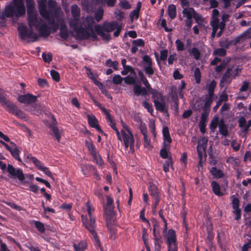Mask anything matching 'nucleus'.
<instances>
[{
	"label": "nucleus",
	"mask_w": 251,
	"mask_h": 251,
	"mask_svg": "<svg viewBox=\"0 0 251 251\" xmlns=\"http://www.w3.org/2000/svg\"><path fill=\"white\" fill-rule=\"evenodd\" d=\"M28 24L30 29H28L25 25H20L18 27L20 38L22 40L28 39V42H35L38 38L37 33H34L32 27L35 26L38 30L41 36L47 37L50 34V28L47 24L41 18H38L36 15L28 16Z\"/></svg>",
	"instance_id": "obj_1"
},
{
	"label": "nucleus",
	"mask_w": 251,
	"mask_h": 251,
	"mask_svg": "<svg viewBox=\"0 0 251 251\" xmlns=\"http://www.w3.org/2000/svg\"><path fill=\"white\" fill-rule=\"evenodd\" d=\"M94 24V18L91 16H87L81 20L79 19L76 25H73L71 27L76 33L78 39L84 40L92 38L94 41H96L98 36L93 28Z\"/></svg>",
	"instance_id": "obj_2"
},
{
	"label": "nucleus",
	"mask_w": 251,
	"mask_h": 251,
	"mask_svg": "<svg viewBox=\"0 0 251 251\" xmlns=\"http://www.w3.org/2000/svg\"><path fill=\"white\" fill-rule=\"evenodd\" d=\"M86 207L89 218H87L86 220H83V224L85 226V228L89 231L92 236V237L96 242V245L101 250L100 242L95 230L96 228V220L95 218L92 216V212L93 211L94 209L91 206L89 201H87L86 202Z\"/></svg>",
	"instance_id": "obj_3"
},
{
	"label": "nucleus",
	"mask_w": 251,
	"mask_h": 251,
	"mask_svg": "<svg viewBox=\"0 0 251 251\" xmlns=\"http://www.w3.org/2000/svg\"><path fill=\"white\" fill-rule=\"evenodd\" d=\"M25 13L24 2L22 0H13L12 3L5 8L4 14L6 17L12 18L14 16L20 17Z\"/></svg>",
	"instance_id": "obj_4"
},
{
	"label": "nucleus",
	"mask_w": 251,
	"mask_h": 251,
	"mask_svg": "<svg viewBox=\"0 0 251 251\" xmlns=\"http://www.w3.org/2000/svg\"><path fill=\"white\" fill-rule=\"evenodd\" d=\"M118 139L123 142L125 148L127 149L129 147L132 152H134L135 140L134 136L130 130L126 127V129H122L120 132V138Z\"/></svg>",
	"instance_id": "obj_5"
},
{
	"label": "nucleus",
	"mask_w": 251,
	"mask_h": 251,
	"mask_svg": "<svg viewBox=\"0 0 251 251\" xmlns=\"http://www.w3.org/2000/svg\"><path fill=\"white\" fill-rule=\"evenodd\" d=\"M0 168L2 171H4L7 169L8 176L11 178H18L21 181H23L25 179V176L23 170L20 168L16 169L9 164L6 166V164L1 161H0Z\"/></svg>",
	"instance_id": "obj_6"
},
{
	"label": "nucleus",
	"mask_w": 251,
	"mask_h": 251,
	"mask_svg": "<svg viewBox=\"0 0 251 251\" xmlns=\"http://www.w3.org/2000/svg\"><path fill=\"white\" fill-rule=\"evenodd\" d=\"M142 82L145 87H142L140 84H135L133 89V92L137 96L142 95L146 97L148 95L149 92L152 90V88L147 78L142 81Z\"/></svg>",
	"instance_id": "obj_7"
},
{
	"label": "nucleus",
	"mask_w": 251,
	"mask_h": 251,
	"mask_svg": "<svg viewBox=\"0 0 251 251\" xmlns=\"http://www.w3.org/2000/svg\"><path fill=\"white\" fill-rule=\"evenodd\" d=\"M0 143L10 152L11 155L14 159L19 162H22V160L19 156L21 151L18 149L17 146L14 142H10V146L0 140Z\"/></svg>",
	"instance_id": "obj_8"
},
{
	"label": "nucleus",
	"mask_w": 251,
	"mask_h": 251,
	"mask_svg": "<svg viewBox=\"0 0 251 251\" xmlns=\"http://www.w3.org/2000/svg\"><path fill=\"white\" fill-rule=\"evenodd\" d=\"M97 105L99 107V108L102 111V112L104 113V114L106 116V119L107 120V122L108 123V125L109 126L114 130H115L116 135L117 136V138H120V131L118 130L116 126V123L113 120V118L112 117L111 114L108 112V111L107 110V109L101 106V105L100 103L97 104Z\"/></svg>",
	"instance_id": "obj_9"
},
{
	"label": "nucleus",
	"mask_w": 251,
	"mask_h": 251,
	"mask_svg": "<svg viewBox=\"0 0 251 251\" xmlns=\"http://www.w3.org/2000/svg\"><path fill=\"white\" fill-rule=\"evenodd\" d=\"M27 158L40 171L43 172L46 175L51 177L52 173L50 171L49 168L42 165L41 162L37 158L34 157L31 154H29L27 156Z\"/></svg>",
	"instance_id": "obj_10"
},
{
	"label": "nucleus",
	"mask_w": 251,
	"mask_h": 251,
	"mask_svg": "<svg viewBox=\"0 0 251 251\" xmlns=\"http://www.w3.org/2000/svg\"><path fill=\"white\" fill-rule=\"evenodd\" d=\"M5 109L8 111L9 113L20 119H25L26 118V114L21 110L19 109L12 101L6 107Z\"/></svg>",
	"instance_id": "obj_11"
},
{
	"label": "nucleus",
	"mask_w": 251,
	"mask_h": 251,
	"mask_svg": "<svg viewBox=\"0 0 251 251\" xmlns=\"http://www.w3.org/2000/svg\"><path fill=\"white\" fill-rule=\"evenodd\" d=\"M71 14L73 19L70 20L69 25L71 27L76 25L77 22H79L80 17V10L76 4H74L71 7Z\"/></svg>",
	"instance_id": "obj_12"
},
{
	"label": "nucleus",
	"mask_w": 251,
	"mask_h": 251,
	"mask_svg": "<svg viewBox=\"0 0 251 251\" xmlns=\"http://www.w3.org/2000/svg\"><path fill=\"white\" fill-rule=\"evenodd\" d=\"M37 97L30 93L21 95L18 97V100L21 103L31 104L37 101Z\"/></svg>",
	"instance_id": "obj_13"
},
{
	"label": "nucleus",
	"mask_w": 251,
	"mask_h": 251,
	"mask_svg": "<svg viewBox=\"0 0 251 251\" xmlns=\"http://www.w3.org/2000/svg\"><path fill=\"white\" fill-rule=\"evenodd\" d=\"M85 144L94 159L96 160L98 159V158L100 157V156L97 151L96 147L93 144L92 140L90 138H87L85 140Z\"/></svg>",
	"instance_id": "obj_14"
},
{
	"label": "nucleus",
	"mask_w": 251,
	"mask_h": 251,
	"mask_svg": "<svg viewBox=\"0 0 251 251\" xmlns=\"http://www.w3.org/2000/svg\"><path fill=\"white\" fill-rule=\"evenodd\" d=\"M166 238L168 248L170 249L172 245H177L176 233L175 230L173 229H169Z\"/></svg>",
	"instance_id": "obj_15"
},
{
	"label": "nucleus",
	"mask_w": 251,
	"mask_h": 251,
	"mask_svg": "<svg viewBox=\"0 0 251 251\" xmlns=\"http://www.w3.org/2000/svg\"><path fill=\"white\" fill-rule=\"evenodd\" d=\"M113 205H105L104 208L105 219L107 227H110V219L113 215Z\"/></svg>",
	"instance_id": "obj_16"
},
{
	"label": "nucleus",
	"mask_w": 251,
	"mask_h": 251,
	"mask_svg": "<svg viewBox=\"0 0 251 251\" xmlns=\"http://www.w3.org/2000/svg\"><path fill=\"white\" fill-rule=\"evenodd\" d=\"M118 24V23L116 21L105 22L102 24V25H101V27L102 30L108 33L116 29L117 28Z\"/></svg>",
	"instance_id": "obj_17"
},
{
	"label": "nucleus",
	"mask_w": 251,
	"mask_h": 251,
	"mask_svg": "<svg viewBox=\"0 0 251 251\" xmlns=\"http://www.w3.org/2000/svg\"><path fill=\"white\" fill-rule=\"evenodd\" d=\"M88 123L91 127L96 128L100 133H103V131L99 126V122L94 115H88Z\"/></svg>",
	"instance_id": "obj_18"
},
{
	"label": "nucleus",
	"mask_w": 251,
	"mask_h": 251,
	"mask_svg": "<svg viewBox=\"0 0 251 251\" xmlns=\"http://www.w3.org/2000/svg\"><path fill=\"white\" fill-rule=\"evenodd\" d=\"M39 10L41 15L45 19L49 18V16L53 14L51 10H48L46 3L44 1L39 2Z\"/></svg>",
	"instance_id": "obj_19"
},
{
	"label": "nucleus",
	"mask_w": 251,
	"mask_h": 251,
	"mask_svg": "<svg viewBox=\"0 0 251 251\" xmlns=\"http://www.w3.org/2000/svg\"><path fill=\"white\" fill-rule=\"evenodd\" d=\"M95 30L96 34H98L103 40L109 41L111 39V36L109 33H105V31L102 30L101 25H97L95 26Z\"/></svg>",
	"instance_id": "obj_20"
},
{
	"label": "nucleus",
	"mask_w": 251,
	"mask_h": 251,
	"mask_svg": "<svg viewBox=\"0 0 251 251\" xmlns=\"http://www.w3.org/2000/svg\"><path fill=\"white\" fill-rule=\"evenodd\" d=\"M148 190L150 195L153 199L160 198L158 187L154 183L152 182L149 183Z\"/></svg>",
	"instance_id": "obj_21"
},
{
	"label": "nucleus",
	"mask_w": 251,
	"mask_h": 251,
	"mask_svg": "<svg viewBox=\"0 0 251 251\" xmlns=\"http://www.w3.org/2000/svg\"><path fill=\"white\" fill-rule=\"evenodd\" d=\"M232 68L233 67H228L227 68L226 72L223 75L221 79V83H226L228 85L231 82L232 78H231V75Z\"/></svg>",
	"instance_id": "obj_22"
},
{
	"label": "nucleus",
	"mask_w": 251,
	"mask_h": 251,
	"mask_svg": "<svg viewBox=\"0 0 251 251\" xmlns=\"http://www.w3.org/2000/svg\"><path fill=\"white\" fill-rule=\"evenodd\" d=\"M60 25L59 36L62 39L66 40L69 37V31L64 21H61Z\"/></svg>",
	"instance_id": "obj_23"
},
{
	"label": "nucleus",
	"mask_w": 251,
	"mask_h": 251,
	"mask_svg": "<svg viewBox=\"0 0 251 251\" xmlns=\"http://www.w3.org/2000/svg\"><path fill=\"white\" fill-rule=\"evenodd\" d=\"M156 109L161 112L167 113L168 110L164 101H159L157 100H153Z\"/></svg>",
	"instance_id": "obj_24"
},
{
	"label": "nucleus",
	"mask_w": 251,
	"mask_h": 251,
	"mask_svg": "<svg viewBox=\"0 0 251 251\" xmlns=\"http://www.w3.org/2000/svg\"><path fill=\"white\" fill-rule=\"evenodd\" d=\"M52 120L53 122L50 125L49 127L53 132L54 136L58 142H59L61 136L59 132L58 128L56 126V121L54 116H52Z\"/></svg>",
	"instance_id": "obj_25"
},
{
	"label": "nucleus",
	"mask_w": 251,
	"mask_h": 251,
	"mask_svg": "<svg viewBox=\"0 0 251 251\" xmlns=\"http://www.w3.org/2000/svg\"><path fill=\"white\" fill-rule=\"evenodd\" d=\"M169 145H163V148L160 151V156L163 159H167L172 157L171 153L169 151Z\"/></svg>",
	"instance_id": "obj_26"
},
{
	"label": "nucleus",
	"mask_w": 251,
	"mask_h": 251,
	"mask_svg": "<svg viewBox=\"0 0 251 251\" xmlns=\"http://www.w3.org/2000/svg\"><path fill=\"white\" fill-rule=\"evenodd\" d=\"M219 128L220 133L223 136L226 137L228 135V132L227 126L225 123L224 120L223 119H221L219 121Z\"/></svg>",
	"instance_id": "obj_27"
},
{
	"label": "nucleus",
	"mask_w": 251,
	"mask_h": 251,
	"mask_svg": "<svg viewBox=\"0 0 251 251\" xmlns=\"http://www.w3.org/2000/svg\"><path fill=\"white\" fill-rule=\"evenodd\" d=\"M46 19L48 20L49 24L51 26L53 31H56L58 29L59 24L58 22H55L53 14L49 16V18H47Z\"/></svg>",
	"instance_id": "obj_28"
},
{
	"label": "nucleus",
	"mask_w": 251,
	"mask_h": 251,
	"mask_svg": "<svg viewBox=\"0 0 251 251\" xmlns=\"http://www.w3.org/2000/svg\"><path fill=\"white\" fill-rule=\"evenodd\" d=\"M213 193L217 196L221 197L224 195L223 193L221 191V188L219 184L216 181H212L211 184Z\"/></svg>",
	"instance_id": "obj_29"
},
{
	"label": "nucleus",
	"mask_w": 251,
	"mask_h": 251,
	"mask_svg": "<svg viewBox=\"0 0 251 251\" xmlns=\"http://www.w3.org/2000/svg\"><path fill=\"white\" fill-rule=\"evenodd\" d=\"M11 101L9 100L6 99L4 91L0 88V104L4 108L10 103Z\"/></svg>",
	"instance_id": "obj_30"
},
{
	"label": "nucleus",
	"mask_w": 251,
	"mask_h": 251,
	"mask_svg": "<svg viewBox=\"0 0 251 251\" xmlns=\"http://www.w3.org/2000/svg\"><path fill=\"white\" fill-rule=\"evenodd\" d=\"M149 93L152 95V98L154 100H157L158 101L159 100L161 101L165 100V98L163 95L156 89H152V90H151Z\"/></svg>",
	"instance_id": "obj_31"
},
{
	"label": "nucleus",
	"mask_w": 251,
	"mask_h": 251,
	"mask_svg": "<svg viewBox=\"0 0 251 251\" xmlns=\"http://www.w3.org/2000/svg\"><path fill=\"white\" fill-rule=\"evenodd\" d=\"M210 172L214 178H220L224 176L223 172L221 170L218 169L216 167H212Z\"/></svg>",
	"instance_id": "obj_32"
},
{
	"label": "nucleus",
	"mask_w": 251,
	"mask_h": 251,
	"mask_svg": "<svg viewBox=\"0 0 251 251\" xmlns=\"http://www.w3.org/2000/svg\"><path fill=\"white\" fill-rule=\"evenodd\" d=\"M167 13L171 19H174L176 16V8L175 5L170 4L168 6Z\"/></svg>",
	"instance_id": "obj_33"
},
{
	"label": "nucleus",
	"mask_w": 251,
	"mask_h": 251,
	"mask_svg": "<svg viewBox=\"0 0 251 251\" xmlns=\"http://www.w3.org/2000/svg\"><path fill=\"white\" fill-rule=\"evenodd\" d=\"M213 96L208 95H206V100L202 110L205 109V111H210V107L213 101Z\"/></svg>",
	"instance_id": "obj_34"
},
{
	"label": "nucleus",
	"mask_w": 251,
	"mask_h": 251,
	"mask_svg": "<svg viewBox=\"0 0 251 251\" xmlns=\"http://www.w3.org/2000/svg\"><path fill=\"white\" fill-rule=\"evenodd\" d=\"M194 11L195 9L193 7H189L188 8H184L182 10V13L184 16L187 17V19L191 20L192 19Z\"/></svg>",
	"instance_id": "obj_35"
},
{
	"label": "nucleus",
	"mask_w": 251,
	"mask_h": 251,
	"mask_svg": "<svg viewBox=\"0 0 251 251\" xmlns=\"http://www.w3.org/2000/svg\"><path fill=\"white\" fill-rule=\"evenodd\" d=\"M32 223L34 224L35 227L41 233H45L46 228L43 223L40 221L34 220L32 221Z\"/></svg>",
	"instance_id": "obj_36"
},
{
	"label": "nucleus",
	"mask_w": 251,
	"mask_h": 251,
	"mask_svg": "<svg viewBox=\"0 0 251 251\" xmlns=\"http://www.w3.org/2000/svg\"><path fill=\"white\" fill-rule=\"evenodd\" d=\"M217 83L215 80L211 81L209 84L207 85L208 92V95L214 96V90L216 86Z\"/></svg>",
	"instance_id": "obj_37"
},
{
	"label": "nucleus",
	"mask_w": 251,
	"mask_h": 251,
	"mask_svg": "<svg viewBox=\"0 0 251 251\" xmlns=\"http://www.w3.org/2000/svg\"><path fill=\"white\" fill-rule=\"evenodd\" d=\"M154 240V246L156 250H159L161 247L160 244L161 241V236L159 233L153 234Z\"/></svg>",
	"instance_id": "obj_38"
},
{
	"label": "nucleus",
	"mask_w": 251,
	"mask_h": 251,
	"mask_svg": "<svg viewBox=\"0 0 251 251\" xmlns=\"http://www.w3.org/2000/svg\"><path fill=\"white\" fill-rule=\"evenodd\" d=\"M25 2L28 16H31L30 13H32L34 9V2L33 0H26Z\"/></svg>",
	"instance_id": "obj_39"
},
{
	"label": "nucleus",
	"mask_w": 251,
	"mask_h": 251,
	"mask_svg": "<svg viewBox=\"0 0 251 251\" xmlns=\"http://www.w3.org/2000/svg\"><path fill=\"white\" fill-rule=\"evenodd\" d=\"M105 66L108 67H112L115 70H118L119 62L117 61H113L110 59H107L105 63Z\"/></svg>",
	"instance_id": "obj_40"
},
{
	"label": "nucleus",
	"mask_w": 251,
	"mask_h": 251,
	"mask_svg": "<svg viewBox=\"0 0 251 251\" xmlns=\"http://www.w3.org/2000/svg\"><path fill=\"white\" fill-rule=\"evenodd\" d=\"M190 54L194 57L196 60H199L201 56L200 50L194 47L191 50H189Z\"/></svg>",
	"instance_id": "obj_41"
},
{
	"label": "nucleus",
	"mask_w": 251,
	"mask_h": 251,
	"mask_svg": "<svg viewBox=\"0 0 251 251\" xmlns=\"http://www.w3.org/2000/svg\"><path fill=\"white\" fill-rule=\"evenodd\" d=\"M167 160L165 161V163L163 166V171L165 173H167L169 171L170 166H171L172 168L173 167L172 157H170V158H167Z\"/></svg>",
	"instance_id": "obj_42"
},
{
	"label": "nucleus",
	"mask_w": 251,
	"mask_h": 251,
	"mask_svg": "<svg viewBox=\"0 0 251 251\" xmlns=\"http://www.w3.org/2000/svg\"><path fill=\"white\" fill-rule=\"evenodd\" d=\"M219 121H219V118L218 117H215L212 119L209 126V128L212 131H215L218 125L219 126Z\"/></svg>",
	"instance_id": "obj_43"
},
{
	"label": "nucleus",
	"mask_w": 251,
	"mask_h": 251,
	"mask_svg": "<svg viewBox=\"0 0 251 251\" xmlns=\"http://www.w3.org/2000/svg\"><path fill=\"white\" fill-rule=\"evenodd\" d=\"M103 15V10L101 7H99L95 14L96 21L99 22L102 19Z\"/></svg>",
	"instance_id": "obj_44"
},
{
	"label": "nucleus",
	"mask_w": 251,
	"mask_h": 251,
	"mask_svg": "<svg viewBox=\"0 0 251 251\" xmlns=\"http://www.w3.org/2000/svg\"><path fill=\"white\" fill-rule=\"evenodd\" d=\"M209 111H205V109H203V112L201 114V120L199 124H206L207 122V118L209 115Z\"/></svg>",
	"instance_id": "obj_45"
},
{
	"label": "nucleus",
	"mask_w": 251,
	"mask_h": 251,
	"mask_svg": "<svg viewBox=\"0 0 251 251\" xmlns=\"http://www.w3.org/2000/svg\"><path fill=\"white\" fill-rule=\"evenodd\" d=\"M73 248L74 251H84L86 248V246L83 243H79L78 244H74Z\"/></svg>",
	"instance_id": "obj_46"
},
{
	"label": "nucleus",
	"mask_w": 251,
	"mask_h": 251,
	"mask_svg": "<svg viewBox=\"0 0 251 251\" xmlns=\"http://www.w3.org/2000/svg\"><path fill=\"white\" fill-rule=\"evenodd\" d=\"M226 54V50L224 48H218L214 50L213 54L219 56H225Z\"/></svg>",
	"instance_id": "obj_47"
},
{
	"label": "nucleus",
	"mask_w": 251,
	"mask_h": 251,
	"mask_svg": "<svg viewBox=\"0 0 251 251\" xmlns=\"http://www.w3.org/2000/svg\"><path fill=\"white\" fill-rule=\"evenodd\" d=\"M175 44L177 51H182L185 50L184 44L180 40L177 39L175 42Z\"/></svg>",
	"instance_id": "obj_48"
},
{
	"label": "nucleus",
	"mask_w": 251,
	"mask_h": 251,
	"mask_svg": "<svg viewBox=\"0 0 251 251\" xmlns=\"http://www.w3.org/2000/svg\"><path fill=\"white\" fill-rule=\"evenodd\" d=\"M194 76L196 83L199 84L201 82V72L199 68H195L194 70Z\"/></svg>",
	"instance_id": "obj_49"
},
{
	"label": "nucleus",
	"mask_w": 251,
	"mask_h": 251,
	"mask_svg": "<svg viewBox=\"0 0 251 251\" xmlns=\"http://www.w3.org/2000/svg\"><path fill=\"white\" fill-rule=\"evenodd\" d=\"M142 105L151 115H152L153 109L152 105L151 103H150L147 101H144L142 103Z\"/></svg>",
	"instance_id": "obj_50"
},
{
	"label": "nucleus",
	"mask_w": 251,
	"mask_h": 251,
	"mask_svg": "<svg viewBox=\"0 0 251 251\" xmlns=\"http://www.w3.org/2000/svg\"><path fill=\"white\" fill-rule=\"evenodd\" d=\"M123 68L124 70L121 71V74L123 75H127L129 72L131 74L134 73L133 68L130 66L127 65V66L123 67Z\"/></svg>",
	"instance_id": "obj_51"
},
{
	"label": "nucleus",
	"mask_w": 251,
	"mask_h": 251,
	"mask_svg": "<svg viewBox=\"0 0 251 251\" xmlns=\"http://www.w3.org/2000/svg\"><path fill=\"white\" fill-rule=\"evenodd\" d=\"M241 36L244 41L246 39L251 38V27L244 31L241 35Z\"/></svg>",
	"instance_id": "obj_52"
},
{
	"label": "nucleus",
	"mask_w": 251,
	"mask_h": 251,
	"mask_svg": "<svg viewBox=\"0 0 251 251\" xmlns=\"http://www.w3.org/2000/svg\"><path fill=\"white\" fill-rule=\"evenodd\" d=\"M50 75L52 78L56 82H58L60 80V75L58 72L54 70L50 71Z\"/></svg>",
	"instance_id": "obj_53"
},
{
	"label": "nucleus",
	"mask_w": 251,
	"mask_h": 251,
	"mask_svg": "<svg viewBox=\"0 0 251 251\" xmlns=\"http://www.w3.org/2000/svg\"><path fill=\"white\" fill-rule=\"evenodd\" d=\"M144 71L149 77L153 75L154 72L152 68V66H147L144 67Z\"/></svg>",
	"instance_id": "obj_54"
},
{
	"label": "nucleus",
	"mask_w": 251,
	"mask_h": 251,
	"mask_svg": "<svg viewBox=\"0 0 251 251\" xmlns=\"http://www.w3.org/2000/svg\"><path fill=\"white\" fill-rule=\"evenodd\" d=\"M42 57L43 60L47 63H50L52 59V55L51 53H49L47 54L46 53L43 52L42 54Z\"/></svg>",
	"instance_id": "obj_55"
},
{
	"label": "nucleus",
	"mask_w": 251,
	"mask_h": 251,
	"mask_svg": "<svg viewBox=\"0 0 251 251\" xmlns=\"http://www.w3.org/2000/svg\"><path fill=\"white\" fill-rule=\"evenodd\" d=\"M94 82L95 85H96L99 88L100 90L103 94H105V92H106V90H105V87L103 84L100 81L97 80V79H95L94 80Z\"/></svg>",
	"instance_id": "obj_56"
},
{
	"label": "nucleus",
	"mask_w": 251,
	"mask_h": 251,
	"mask_svg": "<svg viewBox=\"0 0 251 251\" xmlns=\"http://www.w3.org/2000/svg\"><path fill=\"white\" fill-rule=\"evenodd\" d=\"M232 207L234 209H240L239 207V200L238 198H235L234 195L232 196Z\"/></svg>",
	"instance_id": "obj_57"
},
{
	"label": "nucleus",
	"mask_w": 251,
	"mask_h": 251,
	"mask_svg": "<svg viewBox=\"0 0 251 251\" xmlns=\"http://www.w3.org/2000/svg\"><path fill=\"white\" fill-rule=\"evenodd\" d=\"M125 82L126 84H134L135 83V80L134 77L127 75L124 78Z\"/></svg>",
	"instance_id": "obj_58"
},
{
	"label": "nucleus",
	"mask_w": 251,
	"mask_h": 251,
	"mask_svg": "<svg viewBox=\"0 0 251 251\" xmlns=\"http://www.w3.org/2000/svg\"><path fill=\"white\" fill-rule=\"evenodd\" d=\"M133 45L136 47H144L145 46V42L142 39H137L132 41Z\"/></svg>",
	"instance_id": "obj_59"
},
{
	"label": "nucleus",
	"mask_w": 251,
	"mask_h": 251,
	"mask_svg": "<svg viewBox=\"0 0 251 251\" xmlns=\"http://www.w3.org/2000/svg\"><path fill=\"white\" fill-rule=\"evenodd\" d=\"M123 79H124V78H122L120 75H117L113 76L112 81L115 84H119L122 83Z\"/></svg>",
	"instance_id": "obj_60"
},
{
	"label": "nucleus",
	"mask_w": 251,
	"mask_h": 251,
	"mask_svg": "<svg viewBox=\"0 0 251 251\" xmlns=\"http://www.w3.org/2000/svg\"><path fill=\"white\" fill-rule=\"evenodd\" d=\"M143 61L146 63L147 66H152V60L148 55H145L143 56Z\"/></svg>",
	"instance_id": "obj_61"
},
{
	"label": "nucleus",
	"mask_w": 251,
	"mask_h": 251,
	"mask_svg": "<svg viewBox=\"0 0 251 251\" xmlns=\"http://www.w3.org/2000/svg\"><path fill=\"white\" fill-rule=\"evenodd\" d=\"M37 83L38 85L42 88H44L46 86H48L47 81L44 78H39L37 79Z\"/></svg>",
	"instance_id": "obj_62"
},
{
	"label": "nucleus",
	"mask_w": 251,
	"mask_h": 251,
	"mask_svg": "<svg viewBox=\"0 0 251 251\" xmlns=\"http://www.w3.org/2000/svg\"><path fill=\"white\" fill-rule=\"evenodd\" d=\"M243 41L244 40L240 35L237 36L233 40L230 41L231 45H233L234 46L240 42H243Z\"/></svg>",
	"instance_id": "obj_63"
},
{
	"label": "nucleus",
	"mask_w": 251,
	"mask_h": 251,
	"mask_svg": "<svg viewBox=\"0 0 251 251\" xmlns=\"http://www.w3.org/2000/svg\"><path fill=\"white\" fill-rule=\"evenodd\" d=\"M230 45L231 42L230 41H228L227 39L221 41L220 43V46L225 49H228Z\"/></svg>",
	"instance_id": "obj_64"
}]
</instances>
